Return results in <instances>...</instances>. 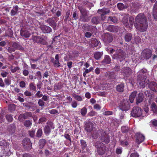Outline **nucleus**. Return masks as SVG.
<instances>
[{
    "label": "nucleus",
    "mask_w": 157,
    "mask_h": 157,
    "mask_svg": "<svg viewBox=\"0 0 157 157\" xmlns=\"http://www.w3.org/2000/svg\"><path fill=\"white\" fill-rule=\"evenodd\" d=\"M56 18L55 17H49L45 21L54 30H55L57 26L56 22L55 20Z\"/></svg>",
    "instance_id": "16"
},
{
    "label": "nucleus",
    "mask_w": 157,
    "mask_h": 157,
    "mask_svg": "<svg viewBox=\"0 0 157 157\" xmlns=\"http://www.w3.org/2000/svg\"><path fill=\"white\" fill-rule=\"evenodd\" d=\"M43 96L42 93L40 90L38 91L35 94L37 98H40Z\"/></svg>",
    "instance_id": "61"
},
{
    "label": "nucleus",
    "mask_w": 157,
    "mask_h": 157,
    "mask_svg": "<svg viewBox=\"0 0 157 157\" xmlns=\"http://www.w3.org/2000/svg\"><path fill=\"white\" fill-rule=\"evenodd\" d=\"M72 96L75 99L78 101H82L83 100L81 96L79 95H77L75 93L72 94Z\"/></svg>",
    "instance_id": "42"
},
{
    "label": "nucleus",
    "mask_w": 157,
    "mask_h": 157,
    "mask_svg": "<svg viewBox=\"0 0 157 157\" xmlns=\"http://www.w3.org/2000/svg\"><path fill=\"white\" fill-rule=\"evenodd\" d=\"M144 97L143 93L140 92L138 94L136 97V104L138 105L139 103L142 102L144 100Z\"/></svg>",
    "instance_id": "22"
},
{
    "label": "nucleus",
    "mask_w": 157,
    "mask_h": 157,
    "mask_svg": "<svg viewBox=\"0 0 157 157\" xmlns=\"http://www.w3.org/2000/svg\"><path fill=\"white\" fill-rule=\"evenodd\" d=\"M153 16L154 19L156 21L157 19V1L155 2L153 6Z\"/></svg>",
    "instance_id": "27"
},
{
    "label": "nucleus",
    "mask_w": 157,
    "mask_h": 157,
    "mask_svg": "<svg viewBox=\"0 0 157 157\" xmlns=\"http://www.w3.org/2000/svg\"><path fill=\"white\" fill-rule=\"evenodd\" d=\"M130 157H139V155L137 152H135L131 154Z\"/></svg>",
    "instance_id": "64"
},
{
    "label": "nucleus",
    "mask_w": 157,
    "mask_h": 157,
    "mask_svg": "<svg viewBox=\"0 0 157 157\" xmlns=\"http://www.w3.org/2000/svg\"><path fill=\"white\" fill-rule=\"evenodd\" d=\"M102 53L100 52H96L94 55V57L96 59H99L101 57Z\"/></svg>",
    "instance_id": "46"
},
{
    "label": "nucleus",
    "mask_w": 157,
    "mask_h": 157,
    "mask_svg": "<svg viewBox=\"0 0 157 157\" xmlns=\"http://www.w3.org/2000/svg\"><path fill=\"white\" fill-rule=\"evenodd\" d=\"M120 66L119 65L117 64L113 68V69L115 72H117L120 71Z\"/></svg>",
    "instance_id": "62"
},
{
    "label": "nucleus",
    "mask_w": 157,
    "mask_h": 157,
    "mask_svg": "<svg viewBox=\"0 0 157 157\" xmlns=\"http://www.w3.org/2000/svg\"><path fill=\"white\" fill-rule=\"evenodd\" d=\"M117 7L120 10H122L125 8L124 5L121 3H118L117 4Z\"/></svg>",
    "instance_id": "56"
},
{
    "label": "nucleus",
    "mask_w": 157,
    "mask_h": 157,
    "mask_svg": "<svg viewBox=\"0 0 157 157\" xmlns=\"http://www.w3.org/2000/svg\"><path fill=\"white\" fill-rule=\"evenodd\" d=\"M139 9V5L138 3H132L131 10L132 12L136 13Z\"/></svg>",
    "instance_id": "26"
},
{
    "label": "nucleus",
    "mask_w": 157,
    "mask_h": 157,
    "mask_svg": "<svg viewBox=\"0 0 157 157\" xmlns=\"http://www.w3.org/2000/svg\"><path fill=\"white\" fill-rule=\"evenodd\" d=\"M105 76L108 79L113 80L116 78L117 75L113 71H108L105 73Z\"/></svg>",
    "instance_id": "21"
},
{
    "label": "nucleus",
    "mask_w": 157,
    "mask_h": 157,
    "mask_svg": "<svg viewBox=\"0 0 157 157\" xmlns=\"http://www.w3.org/2000/svg\"><path fill=\"white\" fill-rule=\"evenodd\" d=\"M121 74L123 75L124 78L126 80L132 73V70L129 67H124L121 71Z\"/></svg>",
    "instance_id": "7"
},
{
    "label": "nucleus",
    "mask_w": 157,
    "mask_h": 157,
    "mask_svg": "<svg viewBox=\"0 0 157 157\" xmlns=\"http://www.w3.org/2000/svg\"><path fill=\"white\" fill-rule=\"evenodd\" d=\"M81 147L82 152H86L88 151L87 144L86 141L82 139L80 140Z\"/></svg>",
    "instance_id": "23"
},
{
    "label": "nucleus",
    "mask_w": 157,
    "mask_h": 157,
    "mask_svg": "<svg viewBox=\"0 0 157 157\" xmlns=\"http://www.w3.org/2000/svg\"><path fill=\"white\" fill-rule=\"evenodd\" d=\"M54 128V126L53 122L51 121H48L47 122V125L45 126L44 129L45 134L46 136H48L51 132V129Z\"/></svg>",
    "instance_id": "8"
},
{
    "label": "nucleus",
    "mask_w": 157,
    "mask_h": 157,
    "mask_svg": "<svg viewBox=\"0 0 157 157\" xmlns=\"http://www.w3.org/2000/svg\"><path fill=\"white\" fill-rule=\"evenodd\" d=\"M137 91H135L132 92L129 97V100L130 102L132 103L133 102L135 98H136Z\"/></svg>",
    "instance_id": "37"
},
{
    "label": "nucleus",
    "mask_w": 157,
    "mask_h": 157,
    "mask_svg": "<svg viewBox=\"0 0 157 157\" xmlns=\"http://www.w3.org/2000/svg\"><path fill=\"white\" fill-rule=\"evenodd\" d=\"M108 9L104 8L101 10H98V12L100 14V17L101 21H104L106 18L105 15L110 12Z\"/></svg>",
    "instance_id": "12"
},
{
    "label": "nucleus",
    "mask_w": 157,
    "mask_h": 157,
    "mask_svg": "<svg viewBox=\"0 0 157 157\" xmlns=\"http://www.w3.org/2000/svg\"><path fill=\"white\" fill-rule=\"evenodd\" d=\"M148 86L151 90L154 92H157V84L155 82H151L148 85Z\"/></svg>",
    "instance_id": "25"
},
{
    "label": "nucleus",
    "mask_w": 157,
    "mask_h": 157,
    "mask_svg": "<svg viewBox=\"0 0 157 157\" xmlns=\"http://www.w3.org/2000/svg\"><path fill=\"white\" fill-rule=\"evenodd\" d=\"M122 152V148L121 147H117L116 150V153L117 155L121 154Z\"/></svg>",
    "instance_id": "57"
},
{
    "label": "nucleus",
    "mask_w": 157,
    "mask_h": 157,
    "mask_svg": "<svg viewBox=\"0 0 157 157\" xmlns=\"http://www.w3.org/2000/svg\"><path fill=\"white\" fill-rule=\"evenodd\" d=\"M24 114L26 119H27L29 117H31L32 115V113L31 112H26Z\"/></svg>",
    "instance_id": "54"
},
{
    "label": "nucleus",
    "mask_w": 157,
    "mask_h": 157,
    "mask_svg": "<svg viewBox=\"0 0 157 157\" xmlns=\"http://www.w3.org/2000/svg\"><path fill=\"white\" fill-rule=\"evenodd\" d=\"M141 55L142 58L146 60L148 59L152 56V51L149 49H145L142 52Z\"/></svg>",
    "instance_id": "13"
},
{
    "label": "nucleus",
    "mask_w": 157,
    "mask_h": 157,
    "mask_svg": "<svg viewBox=\"0 0 157 157\" xmlns=\"http://www.w3.org/2000/svg\"><path fill=\"white\" fill-rule=\"evenodd\" d=\"M64 137L67 140H68L69 141V143H68L66 145L70 146L71 144V140L70 137V135L68 134L65 133L64 135Z\"/></svg>",
    "instance_id": "45"
},
{
    "label": "nucleus",
    "mask_w": 157,
    "mask_h": 157,
    "mask_svg": "<svg viewBox=\"0 0 157 157\" xmlns=\"http://www.w3.org/2000/svg\"><path fill=\"white\" fill-rule=\"evenodd\" d=\"M142 109L139 107H134L131 112V116L135 117H139L140 116L144 117V116L142 115Z\"/></svg>",
    "instance_id": "6"
},
{
    "label": "nucleus",
    "mask_w": 157,
    "mask_h": 157,
    "mask_svg": "<svg viewBox=\"0 0 157 157\" xmlns=\"http://www.w3.org/2000/svg\"><path fill=\"white\" fill-rule=\"evenodd\" d=\"M121 131L123 133H126L128 131V129L127 127L123 126L121 128Z\"/></svg>",
    "instance_id": "59"
},
{
    "label": "nucleus",
    "mask_w": 157,
    "mask_h": 157,
    "mask_svg": "<svg viewBox=\"0 0 157 157\" xmlns=\"http://www.w3.org/2000/svg\"><path fill=\"white\" fill-rule=\"evenodd\" d=\"M102 38L106 46L111 43L113 40V36L108 33H104L102 36Z\"/></svg>",
    "instance_id": "9"
},
{
    "label": "nucleus",
    "mask_w": 157,
    "mask_h": 157,
    "mask_svg": "<svg viewBox=\"0 0 157 157\" xmlns=\"http://www.w3.org/2000/svg\"><path fill=\"white\" fill-rule=\"evenodd\" d=\"M22 144L24 148L27 151L30 150L32 147V144L28 138H25L23 140Z\"/></svg>",
    "instance_id": "11"
},
{
    "label": "nucleus",
    "mask_w": 157,
    "mask_h": 157,
    "mask_svg": "<svg viewBox=\"0 0 157 157\" xmlns=\"http://www.w3.org/2000/svg\"><path fill=\"white\" fill-rule=\"evenodd\" d=\"M98 42L95 38H91L90 43V46L92 47H94L98 46Z\"/></svg>",
    "instance_id": "31"
},
{
    "label": "nucleus",
    "mask_w": 157,
    "mask_h": 157,
    "mask_svg": "<svg viewBox=\"0 0 157 157\" xmlns=\"http://www.w3.org/2000/svg\"><path fill=\"white\" fill-rule=\"evenodd\" d=\"M136 142L138 144L143 142L145 139V136L140 132H137L136 134Z\"/></svg>",
    "instance_id": "17"
},
{
    "label": "nucleus",
    "mask_w": 157,
    "mask_h": 157,
    "mask_svg": "<svg viewBox=\"0 0 157 157\" xmlns=\"http://www.w3.org/2000/svg\"><path fill=\"white\" fill-rule=\"evenodd\" d=\"M109 53L114 59H116L118 61L121 62L126 58L125 52L121 49H117L116 50L112 49L109 51Z\"/></svg>",
    "instance_id": "2"
},
{
    "label": "nucleus",
    "mask_w": 157,
    "mask_h": 157,
    "mask_svg": "<svg viewBox=\"0 0 157 157\" xmlns=\"http://www.w3.org/2000/svg\"><path fill=\"white\" fill-rule=\"evenodd\" d=\"M78 7L80 11L81 14L87 13V12L83 5H82V4H81L78 6Z\"/></svg>",
    "instance_id": "34"
},
{
    "label": "nucleus",
    "mask_w": 157,
    "mask_h": 157,
    "mask_svg": "<svg viewBox=\"0 0 157 157\" xmlns=\"http://www.w3.org/2000/svg\"><path fill=\"white\" fill-rule=\"evenodd\" d=\"M40 28L43 33H50L52 30L50 27L45 25H41Z\"/></svg>",
    "instance_id": "20"
},
{
    "label": "nucleus",
    "mask_w": 157,
    "mask_h": 157,
    "mask_svg": "<svg viewBox=\"0 0 157 157\" xmlns=\"http://www.w3.org/2000/svg\"><path fill=\"white\" fill-rule=\"evenodd\" d=\"M108 21L110 22H113L114 23H116L117 21V17H115L109 16L108 18Z\"/></svg>",
    "instance_id": "44"
},
{
    "label": "nucleus",
    "mask_w": 157,
    "mask_h": 157,
    "mask_svg": "<svg viewBox=\"0 0 157 157\" xmlns=\"http://www.w3.org/2000/svg\"><path fill=\"white\" fill-rule=\"evenodd\" d=\"M134 40L135 43L137 44H139L141 41V39L139 36L135 37Z\"/></svg>",
    "instance_id": "63"
},
{
    "label": "nucleus",
    "mask_w": 157,
    "mask_h": 157,
    "mask_svg": "<svg viewBox=\"0 0 157 157\" xmlns=\"http://www.w3.org/2000/svg\"><path fill=\"white\" fill-rule=\"evenodd\" d=\"M18 118L19 121L21 122L23 121L25 119H26L24 113L20 114L19 115Z\"/></svg>",
    "instance_id": "58"
},
{
    "label": "nucleus",
    "mask_w": 157,
    "mask_h": 157,
    "mask_svg": "<svg viewBox=\"0 0 157 157\" xmlns=\"http://www.w3.org/2000/svg\"><path fill=\"white\" fill-rule=\"evenodd\" d=\"M132 35L131 33H127L124 36V39L127 42H130L132 38Z\"/></svg>",
    "instance_id": "30"
},
{
    "label": "nucleus",
    "mask_w": 157,
    "mask_h": 157,
    "mask_svg": "<svg viewBox=\"0 0 157 157\" xmlns=\"http://www.w3.org/2000/svg\"><path fill=\"white\" fill-rule=\"evenodd\" d=\"M97 113L94 110H92L88 113L87 114V116H89L90 117H93L94 116H97Z\"/></svg>",
    "instance_id": "51"
},
{
    "label": "nucleus",
    "mask_w": 157,
    "mask_h": 157,
    "mask_svg": "<svg viewBox=\"0 0 157 157\" xmlns=\"http://www.w3.org/2000/svg\"><path fill=\"white\" fill-rule=\"evenodd\" d=\"M87 112V108L85 107H83L81 109L80 113L81 115L83 116H84L86 115Z\"/></svg>",
    "instance_id": "49"
},
{
    "label": "nucleus",
    "mask_w": 157,
    "mask_h": 157,
    "mask_svg": "<svg viewBox=\"0 0 157 157\" xmlns=\"http://www.w3.org/2000/svg\"><path fill=\"white\" fill-rule=\"evenodd\" d=\"M15 109V106L14 104H11L9 105L8 106L9 110L11 112L14 111Z\"/></svg>",
    "instance_id": "52"
},
{
    "label": "nucleus",
    "mask_w": 157,
    "mask_h": 157,
    "mask_svg": "<svg viewBox=\"0 0 157 157\" xmlns=\"http://www.w3.org/2000/svg\"><path fill=\"white\" fill-rule=\"evenodd\" d=\"M20 35L23 37L28 38L30 37V33L29 32L26 30H21L20 31Z\"/></svg>",
    "instance_id": "28"
},
{
    "label": "nucleus",
    "mask_w": 157,
    "mask_h": 157,
    "mask_svg": "<svg viewBox=\"0 0 157 157\" xmlns=\"http://www.w3.org/2000/svg\"><path fill=\"white\" fill-rule=\"evenodd\" d=\"M120 144L122 146L126 147L129 145L128 142L126 140H120Z\"/></svg>",
    "instance_id": "48"
},
{
    "label": "nucleus",
    "mask_w": 157,
    "mask_h": 157,
    "mask_svg": "<svg viewBox=\"0 0 157 157\" xmlns=\"http://www.w3.org/2000/svg\"><path fill=\"white\" fill-rule=\"evenodd\" d=\"M134 26L139 31L144 32L148 27L147 20L144 14L141 13L138 14L135 18Z\"/></svg>",
    "instance_id": "1"
},
{
    "label": "nucleus",
    "mask_w": 157,
    "mask_h": 157,
    "mask_svg": "<svg viewBox=\"0 0 157 157\" xmlns=\"http://www.w3.org/2000/svg\"><path fill=\"white\" fill-rule=\"evenodd\" d=\"M32 124V121L26 120L24 123V125L26 127H30Z\"/></svg>",
    "instance_id": "47"
},
{
    "label": "nucleus",
    "mask_w": 157,
    "mask_h": 157,
    "mask_svg": "<svg viewBox=\"0 0 157 157\" xmlns=\"http://www.w3.org/2000/svg\"><path fill=\"white\" fill-rule=\"evenodd\" d=\"M100 138L101 141L105 144H108L110 141L109 136L106 134L105 132L102 133Z\"/></svg>",
    "instance_id": "18"
},
{
    "label": "nucleus",
    "mask_w": 157,
    "mask_h": 157,
    "mask_svg": "<svg viewBox=\"0 0 157 157\" xmlns=\"http://www.w3.org/2000/svg\"><path fill=\"white\" fill-rule=\"evenodd\" d=\"M101 21V20L100 17L96 16L92 17L91 19L92 23L95 25L98 24Z\"/></svg>",
    "instance_id": "29"
},
{
    "label": "nucleus",
    "mask_w": 157,
    "mask_h": 157,
    "mask_svg": "<svg viewBox=\"0 0 157 157\" xmlns=\"http://www.w3.org/2000/svg\"><path fill=\"white\" fill-rule=\"evenodd\" d=\"M6 118L7 121L9 122H11L13 121V118L11 115H6Z\"/></svg>",
    "instance_id": "53"
},
{
    "label": "nucleus",
    "mask_w": 157,
    "mask_h": 157,
    "mask_svg": "<svg viewBox=\"0 0 157 157\" xmlns=\"http://www.w3.org/2000/svg\"><path fill=\"white\" fill-rule=\"evenodd\" d=\"M93 126L94 124L91 121L88 120L85 122L84 128L86 132H91L93 130Z\"/></svg>",
    "instance_id": "15"
},
{
    "label": "nucleus",
    "mask_w": 157,
    "mask_h": 157,
    "mask_svg": "<svg viewBox=\"0 0 157 157\" xmlns=\"http://www.w3.org/2000/svg\"><path fill=\"white\" fill-rule=\"evenodd\" d=\"M16 126L13 124H12L9 126L8 128L9 133L12 135L13 134L15 131Z\"/></svg>",
    "instance_id": "39"
},
{
    "label": "nucleus",
    "mask_w": 157,
    "mask_h": 157,
    "mask_svg": "<svg viewBox=\"0 0 157 157\" xmlns=\"http://www.w3.org/2000/svg\"><path fill=\"white\" fill-rule=\"evenodd\" d=\"M146 78L147 76L144 77L137 76V81L140 87L144 88L146 86L147 83L146 82Z\"/></svg>",
    "instance_id": "14"
},
{
    "label": "nucleus",
    "mask_w": 157,
    "mask_h": 157,
    "mask_svg": "<svg viewBox=\"0 0 157 157\" xmlns=\"http://www.w3.org/2000/svg\"><path fill=\"white\" fill-rule=\"evenodd\" d=\"M46 143V141L44 139H40L39 141V147L40 149L43 148Z\"/></svg>",
    "instance_id": "41"
},
{
    "label": "nucleus",
    "mask_w": 157,
    "mask_h": 157,
    "mask_svg": "<svg viewBox=\"0 0 157 157\" xmlns=\"http://www.w3.org/2000/svg\"><path fill=\"white\" fill-rule=\"evenodd\" d=\"M111 59L110 57L107 55L105 56L104 58L102 61V63L105 64H109L111 63Z\"/></svg>",
    "instance_id": "38"
},
{
    "label": "nucleus",
    "mask_w": 157,
    "mask_h": 157,
    "mask_svg": "<svg viewBox=\"0 0 157 157\" xmlns=\"http://www.w3.org/2000/svg\"><path fill=\"white\" fill-rule=\"evenodd\" d=\"M107 24H103L102 25L103 28L108 31L111 32H114L117 31V29L116 26L113 25H109Z\"/></svg>",
    "instance_id": "19"
},
{
    "label": "nucleus",
    "mask_w": 157,
    "mask_h": 157,
    "mask_svg": "<svg viewBox=\"0 0 157 157\" xmlns=\"http://www.w3.org/2000/svg\"><path fill=\"white\" fill-rule=\"evenodd\" d=\"M45 37L42 36H34L33 37L32 39L33 41L41 44H42L45 45L46 42L45 40Z\"/></svg>",
    "instance_id": "10"
},
{
    "label": "nucleus",
    "mask_w": 157,
    "mask_h": 157,
    "mask_svg": "<svg viewBox=\"0 0 157 157\" xmlns=\"http://www.w3.org/2000/svg\"><path fill=\"white\" fill-rule=\"evenodd\" d=\"M147 70L143 69L138 72V76L144 77L146 76Z\"/></svg>",
    "instance_id": "40"
},
{
    "label": "nucleus",
    "mask_w": 157,
    "mask_h": 157,
    "mask_svg": "<svg viewBox=\"0 0 157 157\" xmlns=\"http://www.w3.org/2000/svg\"><path fill=\"white\" fill-rule=\"evenodd\" d=\"M97 153L100 155H102L105 153L106 147L105 145L101 142H96L94 144Z\"/></svg>",
    "instance_id": "3"
},
{
    "label": "nucleus",
    "mask_w": 157,
    "mask_h": 157,
    "mask_svg": "<svg viewBox=\"0 0 157 157\" xmlns=\"http://www.w3.org/2000/svg\"><path fill=\"white\" fill-rule=\"evenodd\" d=\"M122 21L124 25L126 27L130 28H132L134 22V19L133 17L130 16L129 17L128 20V16H124L122 19Z\"/></svg>",
    "instance_id": "5"
},
{
    "label": "nucleus",
    "mask_w": 157,
    "mask_h": 157,
    "mask_svg": "<svg viewBox=\"0 0 157 157\" xmlns=\"http://www.w3.org/2000/svg\"><path fill=\"white\" fill-rule=\"evenodd\" d=\"M11 46L7 48V51L10 53L14 52L16 50H18L22 51L24 49L23 47L17 42H12Z\"/></svg>",
    "instance_id": "4"
},
{
    "label": "nucleus",
    "mask_w": 157,
    "mask_h": 157,
    "mask_svg": "<svg viewBox=\"0 0 157 157\" xmlns=\"http://www.w3.org/2000/svg\"><path fill=\"white\" fill-rule=\"evenodd\" d=\"M124 83L121 82L117 85L116 87V91L119 93H122L124 91Z\"/></svg>",
    "instance_id": "24"
},
{
    "label": "nucleus",
    "mask_w": 157,
    "mask_h": 157,
    "mask_svg": "<svg viewBox=\"0 0 157 157\" xmlns=\"http://www.w3.org/2000/svg\"><path fill=\"white\" fill-rule=\"evenodd\" d=\"M29 88L31 90L35 91L36 90V88L34 83L32 82L29 84Z\"/></svg>",
    "instance_id": "50"
},
{
    "label": "nucleus",
    "mask_w": 157,
    "mask_h": 157,
    "mask_svg": "<svg viewBox=\"0 0 157 157\" xmlns=\"http://www.w3.org/2000/svg\"><path fill=\"white\" fill-rule=\"evenodd\" d=\"M151 108L154 113L157 114V106L155 103L153 102L151 104Z\"/></svg>",
    "instance_id": "43"
},
{
    "label": "nucleus",
    "mask_w": 157,
    "mask_h": 157,
    "mask_svg": "<svg viewBox=\"0 0 157 157\" xmlns=\"http://www.w3.org/2000/svg\"><path fill=\"white\" fill-rule=\"evenodd\" d=\"M38 104L39 106L43 107L44 105L45 102L42 100L40 99L38 101Z\"/></svg>",
    "instance_id": "60"
},
{
    "label": "nucleus",
    "mask_w": 157,
    "mask_h": 157,
    "mask_svg": "<svg viewBox=\"0 0 157 157\" xmlns=\"http://www.w3.org/2000/svg\"><path fill=\"white\" fill-rule=\"evenodd\" d=\"M63 86L61 83H58L55 84L54 86V91L56 92H58L62 88Z\"/></svg>",
    "instance_id": "33"
},
{
    "label": "nucleus",
    "mask_w": 157,
    "mask_h": 157,
    "mask_svg": "<svg viewBox=\"0 0 157 157\" xmlns=\"http://www.w3.org/2000/svg\"><path fill=\"white\" fill-rule=\"evenodd\" d=\"M120 109L123 111H126L128 110L129 109V105H126L125 104H121L119 106Z\"/></svg>",
    "instance_id": "36"
},
{
    "label": "nucleus",
    "mask_w": 157,
    "mask_h": 157,
    "mask_svg": "<svg viewBox=\"0 0 157 157\" xmlns=\"http://www.w3.org/2000/svg\"><path fill=\"white\" fill-rule=\"evenodd\" d=\"M18 6L17 5H16L15 6H13V9L11 11V16H14L16 15L17 13V12L18 10Z\"/></svg>",
    "instance_id": "32"
},
{
    "label": "nucleus",
    "mask_w": 157,
    "mask_h": 157,
    "mask_svg": "<svg viewBox=\"0 0 157 157\" xmlns=\"http://www.w3.org/2000/svg\"><path fill=\"white\" fill-rule=\"evenodd\" d=\"M42 134V130L41 128H39L37 130L36 133V136L37 137H40Z\"/></svg>",
    "instance_id": "55"
},
{
    "label": "nucleus",
    "mask_w": 157,
    "mask_h": 157,
    "mask_svg": "<svg viewBox=\"0 0 157 157\" xmlns=\"http://www.w3.org/2000/svg\"><path fill=\"white\" fill-rule=\"evenodd\" d=\"M80 19L83 22H86L89 21V19L87 13L81 14Z\"/></svg>",
    "instance_id": "35"
}]
</instances>
